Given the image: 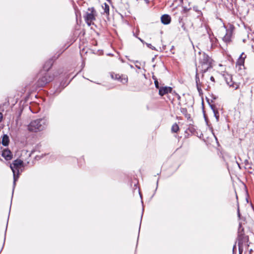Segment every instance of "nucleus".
I'll return each instance as SVG.
<instances>
[{"label":"nucleus","instance_id":"obj_1","mask_svg":"<svg viewBox=\"0 0 254 254\" xmlns=\"http://www.w3.org/2000/svg\"><path fill=\"white\" fill-rule=\"evenodd\" d=\"M48 125L47 119L44 118L33 120L28 126L29 131L37 132L44 130Z\"/></svg>","mask_w":254,"mask_h":254},{"label":"nucleus","instance_id":"obj_2","mask_svg":"<svg viewBox=\"0 0 254 254\" xmlns=\"http://www.w3.org/2000/svg\"><path fill=\"white\" fill-rule=\"evenodd\" d=\"M23 167V162L20 159H16L10 165V168L12 171L13 176V190H14L16 182L19 178L20 171L22 172V168Z\"/></svg>","mask_w":254,"mask_h":254},{"label":"nucleus","instance_id":"obj_3","mask_svg":"<svg viewBox=\"0 0 254 254\" xmlns=\"http://www.w3.org/2000/svg\"><path fill=\"white\" fill-rule=\"evenodd\" d=\"M212 59L205 53L200 54L199 65L196 67L202 72H205L209 68L211 67Z\"/></svg>","mask_w":254,"mask_h":254},{"label":"nucleus","instance_id":"obj_4","mask_svg":"<svg viewBox=\"0 0 254 254\" xmlns=\"http://www.w3.org/2000/svg\"><path fill=\"white\" fill-rule=\"evenodd\" d=\"M97 13L93 7H89L87 11L83 15L85 22L88 26L93 24V22L96 20Z\"/></svg>","mask_w":254,"mask_h":254},{"label":"nucleus","instance_id":"obj_5","mask_svg":"<svg viewBox=\"0 0 254 254\" xmlns=\"http://www.w3.org/2000/svg\"><path fill=\"white\" fill-rule=\"evenodd\" d=\"M54 78V75H51L49 73L46 72L43 76L39 78L37 82V86L38 87H43L47 83L52 81Z\"/></svg>","mask_w":254,"mask_h":254},{"label":"nucleus","instance_id":"obj_6","mask_svg":"<svg viewBox=\"0 0 254 254\" xmlns=\"http://www.w3.org/2000/svg\"><path fill=\"white\" fill-rule=\"evenodd\" d=\"M224 78L226 83L230 86L237 89L239 87V85L233 81L232 75L228 73H225L223 74Z\"/></svg>","mask_w":254,"mask_h":254},{"label":"nucleus","instance_id":"obj_7","mask_svg":"<svg viewBox=\"0 0 254 254\" xmlns=\"http://www.w3.org/2000/svg\"><path fill=\"white\" fill-rule=\"evenodd\" d=\"M111 76L112 79L118 80L123 84H125L127 82V78L126 76H121L119 74L111 73Z\"/></svg>","mask_w":254,"mask_h":254},{"label":"nucleus","instance_id":"obj_8","mask_svg":"<svg viewBox=\"0 0 254 254\" xmlns=\"http://www.w3.org/2000/svg\"><path fill=\"white\" fill-rule=\"evenodd\" d=\"M244 229L243 227H242L241 223H240L238 231V239L239 240V245H240V241H243L244 237Z\"/></svg>","mask_w":254,"mask_h":254},{"label":"nucleus","instance_id":"obj_9","mask_svg":"<svg viewBox=\"0 0 254 254\" xmlns=\"http://www.w3.org/2000/svg\"><path fill=\"white\" fill-rule=\"evenodd\" d=\"M198 68H196L195 82L197 89L198 92H200L201 91V86H202V82L200 81L199 73H198Z\"/></svg>","mask_w":254,"mask_h":254},{"label":"nucleus","instance_id":"obj_10","mask_svg":"<svg viewBox=\"0 0 254 254\" xmlns=\"http://www.w3.org/2000/svg\"><path fill=\"white\" fill-rule=\"evenodd\" d=\"M172 88L171 87H160L159 90V94L162 96L168 93H171Z\"/></svg>","mask_w":254,"mask_h":254},{"label":"nucleus","instance_id":"obj_11","mask_svg":"<svg viewBox=\"0 0 254 254\" xmlns=\"http://www.w3.org/2000/svg\"><path fill=\"white\" fill-rule=\"evenodd\" d=\"M2 156L6 160H10L12 158V153L9 150L4 149L1 153Z\"/></svg>","mask_w":254,"mask_h":254},{"label":"nucleus","instance_id":"obj_12","mask_svg":"<svg viewBox=\"0 0 254 254\" xmlns=\"http://www.w3.org/2000/svg\"><path fill=\"white\" fill-rule=\"evenodd\" d=\"M246 58V56L244 54V53H242L240 55V57L238 59L236 62V65H238L240 66H244L245 60Z\"/></svg>","mask_w":254,"mask_h":254},{"label":"nucleus","instance_id":"obj_13","mask_svg":"<svg viewBox=\"0 0 254 254\" xmlns=\"http://www.w3.org/2000/svg\"><path fill=\"white\" fill-rule=\"evenodd\" d=\"M161 21L163 24L167 25L171 22V18L168 14H164L161 17Z\"/></svg>","mask_w":254,"mask_h":254},{"label":"nucleus","instance_id":"obj_14","mask_svg":"<svg viewBox=\"0 0 254 254\" xmlns=\"http://www.w3.org/2000/svg\"><path fill=\"white\" fill-rule=\"evenodd\" d=\"M232 35V31L231 30H227L225 35L223 38V40L226 43H229L231 41V38Z\"/></svg>","mask_w":254,"mask_h":254},{"label":"nucleus","instance_id":"obj_15","mask_svg":"<svg viewBox=\"0 0 254 254\" xmlns=\"http://www.w3.org/2000/svg\"><path fill=\"white\" fill-rule=\"evenodd\" d=\"M53 64V59H50L49 61L46 62L43 66L44 70L45 71H48L52 67Z\"/></svg>","mask_w":254,"mask_h":254},{"label":"nucleus","instance_id":"obj_16","mask_svg":"<svg viewBox=\"0 0 254 254\" xmlns=\"http://www.w3.org/2000/svg\"><path fill=\"white\" fill-rule=\"evenodd\" d=\"M211 108L213 110V112L214 114V116L216 119V121L218 122L219 121V112L216 109L215 107L213 105H211Z\"/></svg>","mask_w":254,"mask_h":254},{"label":"nucleus","instance_id":"obj_17","mask_svg":"<svg viewBox=\"0 0 254 254\" xmlns=\"http://www.w3.org/2000/svg\"><path fill=\"white\" fill-rule=\"evenodd\" d=\"M9 142V137L6 134H4L2 139V144L3 146H6L8 145Z\"/></svg>","mask_w":254,"mask_h":254},{"label":"nucleus","instance_id":"obj_18","mask_svg":"<svg viewBox=\"0 0 254 254\" xmlns=\"http://www.w3.org/2000/svg\"><path fill=\"white\" fill-rule=\"evenodd\" d=\"M102 7L104 10V13H106L107 15H109L110 9L109 5L106 3H104L103 5H102Z\"/></svg>","mask_w":254,"mask_h":254},{"label":"nucleus","instance_id":"obj_19","mask_svg":"<svg viewBox=\"0 0 254 254\" xmlns=\"http://www.w3.org/2000/svg\"><path fill=\"white\" fill-rule=\"evenodd\" d=\"M171 130L172 132H177L179 130V126L176 123L173 124L172 126Z\"/></svg>","mask_w":254,"mask_h":254},{"label":"nucleus","instance_id":"obj_20","mask_svg":"<svg viewBox=\"0 0 254 254\" xmlns=\"http://www.w3.org/2000/svg\"><path fill=\"white\" fill-rule=\"evenodd\" d=\"M182 20V19H180V20H179V22H180V24H181V27L185 31H187V29L185 25V23L183 22H182L181 21Z\"/></svg>","mask_w":254,"mask_h":254},{"label":"nucleus","instance_id":"obj_21","mask_svg":"<svg viewBox=\"0 0 254 254\" xmlns=\"http://www.w3.org/2000/svg\"><path fill=\"white\" fill-rule=\"evenodd\" d=\"M146 45L148 48L152 50H155L156 49L155 48L154 46H152L151 44L146 43Z\"/></svg>","mask_w":254,"mask_h":254},{"label":"nucleus","instance_id":"obj_22","mask_svg":"<svg viewBox=\"0 0 254 254\" xmlns=\"http://www.w3.org/2000/svg\"><path fill=\"white\" fill-rule=\"evenodd\" d=\"M154 84H155V87L156 88L159 89V88L160 87L159 86V82L158 81V80H155V81H154Z\"/></svg>","mask_w":254,"mask_h":254},{"label":"nucleus","instance_id":"obj_23","mask_svg":"<svg viewBox=\"0 0 254 254\" xmlns=\"http://www.w3.org/2000/svg\"><path fill=\"white\" fill-rule=\"evenodd\" d=\"M181 111L182 113H183V114L187 115V110L186 108H182L181 109Z\"/></svg>","mask_w":254,"mask_h":254},{"label":"nucleus","instance_id":"obj_24","mask_svg":"<svg viewBox=\"0 0 254 254\" xmlns=\"http://www.w3.org/2000/svg\"><path fill=\"white\" fill-rule=\"evenodd\" d=\"M209 38H210V42L212 43L211 46H212V44H213V42L216 40V39H215V38H212L210 36H209Z\"/></svg>","mask_w":254,"mask_h":254},{"label":"nucleus","instance_id":"obj_25","mask_svg":"<svg viewBox=\"0 0 254 254\" xmlns=\"http://www.w3.org/2000/svg\"><path fill=\"white\" fill-rule=\"evenodd\" d=\"M238 208H237V214H238V216L239 218H240V217H241V214H240V209H239V204L238 203Z\"/></svg>","mask_w":254,"mask_h":254},{"label":"nucleus","instance_id":"obj_26","mask_svg":"<svg viewBox=\"0 0 254 254\" xmlns=\"http://www.w3.org/2000/svg\"><path fill=\"white\" fill-rule=\"evenodd\" d=\"M200 72L201 73V79L202 80L203 78V76H204L203 73L204 72H202L201 70H200Z\"/></svg>","mask_w":254,"mask_h":254},{"label":"nucleus","instance_id":"obj_27","mask_svg":"<svg viewBox=\"0 0 254 254\" xmlns=\"http://www.w3.org/2000/svg\"><path fill=\"white\" fill-rule=\"evenodd\" d=\"M2 114L0 112V122L1 121L2 119Z\"/></svg>","mask_w":254,"mask_h":254},{"label":"nucleus","instance_id":"obj_28","mask_svg":"<svg viewBox=\"0 0 254 254\" xmlns=\"http://www.w3.org/2000/svg\"><path fill=\"white\" fill-rule=\"evenodd\" d=\"M152 78L154 79V81H155V80H157V78L154 75L152 76Z\"/></svg>","mask_w":254,"mask_h":254},{"label":"nucleus","instance_id":"obj_29","mask_svg":"<svg viewBox=\"0 0 254 254\" xmlns=\"http://www.w3.org/2000/svg\"><path fill=\"white\" fill-rule=\"evenodd\" d=\"M210 80L212 81H214V78L213 76H211Z\"/></svg>","mask_w":254,"mask_h":254},{"label":"nucleus","instance_id":"obj_30","mask_svg":"<svg viewBox=\"0 0 254 254\" xmlns=\"http://www.w3.org/2000/svg\"><path fill=\"white\" fill-rule=\"evenodd\" d=\"M196 11L198 12V14H201V15H202V12H201V11H200V10H196Z\"/></svg>","mask_w":254,"mask_h":254},{"label":"nucleus","instance_id":"obj_31","mask_svg":"<svg viewBox=\"0 0 254 254\" xmlns=\"http://www.w3.org/2000/svg\"><path fill=\"white\" fill-rule=\"evenodd\" d=\"M138 39H139V40H140V41L142 43H144V41H143V40H142L141 39H140V38H139Z\"/></svg>","mask_w":254,"mask_h":254},{"label":"nucleus","instance_id":"obj_32","mask_svg":"<svg viewBox=\"0 0 254 254\" xmlns=\"http://www.w3.org/2000/svg\"><path fill=\"white\" fill-rule=\"evenodd\" d=\"M144 1L147 3H149V0H144Z\"/></svg>","mask_w":254,"mask_h":254},{"label":"nucleus","instance_id":"obj_33","mask_svg":"<svg viewBox=\"0 0 254 254\" xmlns=\"http://www.w3.org/2000/svg\"><path fill=\"white\" fill-rule=\"evenodd\" d=\"M135 66H136V67L137 68H138V69H140V67L138 65H136Z\"/></svg>","mask_w":254,"mask_h":254},{"label":"nucleus","instance_id":"obj_34","mask_svg":"<svg viewBox=\"0 0 254 254\" xmlns=\"http://www.w3.org/2000/svg\"><path fill=\"white\" fill-rule=\"evenodd\" d=\"M235 248H236V245L234 246V247H233V250H234Z\"/></svg>","mask_w":254,"mask_h":254},{"label":"nucleus","instance_id":"obj_35","mask_svg":"<svg viewBox=\"0 0 254 254\" xmlns=\"http://www.w3.org/2000/svg\"><path fill=\"white\" fill-rule=\"evenodd\" d=\"M0 160H1V159L0 158Z\"/></svg>","mask_w":254,"mask_h":254},{"label":"nucleus","instance_id":"obj_36","mask_svg":"<svg viewBox=\"0 0 254 254\" xmlns=\"http://www.w3.org/2000/svg\"><path fill=\"white\" fill-rule=\"evenodd\" d=\"M136 1H137L138 0H136Z\"/></svg>","mask_w":254,"mask_h":254}]
</instances>
